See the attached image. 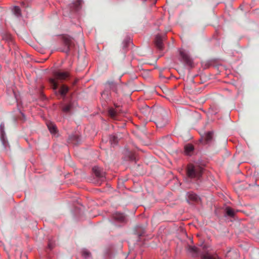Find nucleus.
I'll use <instances>...</instances> for the list:
<instances>
[{"instance_id":"nucleus-1","label":"nucleus","mask_w":259,"mask_h":259,"mask_svg":"<svg viewBox=\"0 0 259 259\" xmlns=\"http://www.w3.org/2000/svg\"><path fill=\"white\" fill-rule=\"evenodd\" d=\"M69 77V73L67 71H55L53 73V77L49 78V82L55 92L56 95L60 96L62 98L65 99L69 88L66 85H62L59 90H58L59 86V81H63Z\"/></svg>"},{"instance_id":"nucleus-2","label":"nucleus","mask_w":259,"mask_h":259,"mask_svg":"<svg viewBox=\"0 0 259 259\" xmlns=\"http://www.w3.org/2000/svg\"><path fill=\"white\" fill-rule=\"evenodd\" d=\"M204 170V166L198 162L189 163L186 168L187 182L195 184L196 186H198Z\"/></svg>"},{"instance_id":"nucleus-3","label":"nucleus","mask_w":259,"mask_h":259,"mask_svg":"<svg viewBox=\"0 0 259 259\" xmlns=\"http://www.w3.org/2000/svg\"><path fill=\"white\" fill-rule=\"evenodd\" d=\"M122 85L114 81H107L105 83L104 90L101 93L102 99L106 102L111 100V91L115 94V97H118L119 96V91L121 89Z\"/></svg>"},{"instance_id":"nucleus-4","label":"nucleus","mask_w":259,"mask_h":259,"mask_svg":"<svg viewBox=\"0 0 259 259\" xmlns=\"http://www.w3.org/2000/svg\"><path fill=\"white\" fill-rule=\"evenodd\" d=\"M63 48L58 49L62 52L65 53L67 55L71 52H74L76 50V46L72 38L68 35L62 36Z\"/></svg>"},{"instance_id":"nucleus-5","label":"nucleus","mask_w":259,"mask_h":259,"mask_svg":"<svg viewBox=\"0 0 259 259\" xmlns=\"http://www.w3.org/2000/svg\"><path fill=\"white\" fill-rule=\"evenodd\" d=\"M93 173L94 175L93 178V183L97 185H101L104 182H105L106 173L102 168L98 166H94L92 168Z\"/></svg>"},{"instance_id":"nucleus-6","label":"nucleus","mask_w":259,"mask_h":259,"mask_svg":"<svg viewBox=\"0 0 259 259\" xmlns=\"http://www.w3.org/2000/svg\"><path fill=\"white\" fill-rule=\"evenodd\" d=\"M180 60L183 62L185 65L192 67L193 66V61L189 55L184 50H180Z\"/></svg>"},{"instance_id":"nucleus-7","label":"nucleus","mask_w":259,"mask_h":259,"mask_svg":"<svg viewBox=\"0 0 259 259\" xmlns=\"http://www.w3.org/2000/svg\"><path fill=\"white\" fill-rule=\"evenodd\" d=\"M199 141L204 145H210L213 141V132L208 131L205 133L204 136L199 139Z\"/></svg>"},{"instance_id":"nucleus-8","label":"nucleus","mask_w":259,"mask_h":259,"mask_svg":"<svg viewBox=\"0 0 259 259\" xmlns=\"http://www.w3.org/2000/svg\"><path fill=\"white\" fill-rule=\"evenodd\" d=\"M0 139L5 149L9 147V142L5 131V123L4 122H1L0 124Z\"/></svg>"},{"instance_id":"nucleus-9","label":"nucleus","mask_w":259,"mask_h":259,"mask_svg":"<svg viewBox=\"0 0 259 259\" xmlns=\"http://www.w3.org/2000/svg\"><path fill=\"white\" fill-rule=\"evenodd\" d=\"M125 221V217L122 213L116 212L112 215V222L116 225L117 223H124Z\"/></svg>"},{"instance_id":"nucleus-10","label":"nucleus","mask_w":259,"mask_h":259,"mask_svg":"<svg viewBox=\"0 0 259 259\" xmlns=\"http://www.w3.org/2000/svg\"><path fill=\"white\" fill-rule=\"evenodd\" d=\"M80 137L76 134L69 136L67 140V142L69 144H72L74 146L79 145L80 143Z\"/></svg>"},{"instance_id":"nucleus-11","label":"nucleus","mask_w":259,"mask_h":259,"mask_svg":"<svg viewBox=\"0 0 259 259\" xmlns=\"http://www.w3.org/2000/svg\"><path fill=\"white\" fill-rule=\"evenodd\" d=\"M125 159L131 162H137L136 154L135 152L126 150L124 153Z\"/></svg>"},{"instance_id":"nucleus-12","label":"nucleus","mask_w":259,"mask_h":259,"mask_svg":"<svg viewBox=\"0 0 259 259\" xmlns=\"http://www.w3.org/2000/svg\"><path fill=\"white\" fill-rule=\"evenodd\" d=\"M187 195L188 202L189 203H190V201H192V203H197L200 200L199 196L193 192H188Z\"/></svg>"},{"instance_id":"nucleus-13","label":"nucleus","mask_w":259,"mask_h":259,"mask_svg":"<svg viewBox=\"0 0 259 259\" xmlns=\"http://www.w3.org/2000/svg\"><path fill=\"white\" fill-rule=\"evenodd\" d=\"M167 119L163 117H157L154 121V122L157 128H162L167 124Z\"/></svg>"},{"instance_id":"nucleus-14","label":"nucleus","mask_w":259,"mask_h":259,"mask_svg":"<svg viewBox=\"0 0 259 259\" xmlns=\"http://www.w3.org/2000/svg\"><path fill=\"white\" fill-rule=\"evenodd\" d=\"M188 250L191 254V255L193 257H197L199 255L200 256V253L199 249L195 246L189 245L188 247Z\"/></svg>"},{"instance_id":"nucleus-15","label":"nucleus","mask_w":259,"mask_h":259,"mask_svg":"<svg viewBox=\"0 0 259 259\" xmlns=\"http://www.w3.org/2000/svg\"><path fill=\"white\" fill-rule=\"evenodd\" d=\"M155 45L156 47L160 51H162L163 49V38L162 37L158 34L156 36L155 38Z\"/></svg>"},{"instance_id":"nucleus-16","label":"nucleus","mask_w":259,"mask_h":259,"mask_svg":"<svg viewBox=\"0 0 259 259\" xmlns=\"http://www.w3.org/2000/svg\"><path fill=\"white\" fill-rule=\"evenodd\" d=\"M200 257L201 259H222L217 253H214L213 255H211L209 252L201 253L200 254Z\"/></svg>"},{"instance_id":"nucleus-17","label":"nucleus","mask_w":259,"mask_h":259,"mask_svg":"<svg viewBox=\"0 0 259 259\" xmlns=\"http://www.w3.org/2000/svg\"><path fill=\"white\" fill-rule=\"evenodd\" d=\"M135 234L137 235L139 239L145 233V228L141 225H137L134 229Z\"/></svg>"},{"instance_id":"nucleus-18","label":"nucleus","mask_w":259,"mask_h":259,"mask_svg":"<svg viewBox=\"0 0 259 259\" xmlns=\"http://www.w3.org/2000/svg\"><path fill=\"white\" fill-rule=\"evenodd\" d=\"M74 108V103L72 101H70L67 104H65L62 107L63 112L66 113H69Z\"/></svg>"},{"instance_id":"nucleus-19","label":"nucleus","mask_w":259,"mask_h":259,"mask_svg":"<svg viewBox=\"0 0 259 259\" xmlns=\"http://www.w3.org/2000/svg\"><path fill=\"white\" fill-rule=\"evenodd\" d=\"M224 217L226 218H234L235 217L234 210L229 206L226 207L225 209Z\"/></svg>"},{"instance_id":"nucleus-20","label":"nucleus","mask_w":259,"mask_h":259,"mask_svg":"<svg viewBox=\"0 0 259 259\" xmlns=\"http://www.w3.org/2000/svg\"><path fill=\"white\" fill-rule=\"evenodd\" d=\"M194 150V147L191 144H187L184 146V151L186 155L191 156Z\"/></svg>"},{"instance_id":"nucleus-21","label":"nucleus","mask_w":259,"mask_h":259,"mask_svg":"<svg viewBox=\"0 0 259 259\" xmlns=\"http://www.w3.org/2000/svg\"><path fill=\"white\" fill-rule=\"evenodd\" d=\"M47 126L51 134H55L58 132L57 127L54 123L51 122L47 123Z\"/></svg>"},{"instance_id":"nucleus-22","label":"nucleus","mask_w":259,"mask_h":259,"mask_svg":"<svg viewBox=\"0 0 259 259\" xmlns=\"http://www.w3.org/2000/svg\"><path fill=\"white\" fill-rule=\"evenodd\" d=\"M131 43H132V41H131L130 37H126L122 42L123 49L126 50L128 47Z\"/></svg>"},{"instance_id":"nucleus-23","label":"nucleus","mask_w":259,"mask_h":259,"mask_svg":"<svg viewBox=\"0 0 259 259\" xmlns=\"http://www.w3.org/2000/svg\"><path fill=\"white\" fill-rule=\"evenodd\" d=\"M12 11L13 14L17 17L21 16V10L19 7L16 6L13 7V8H12Z\"/></svg>"},{"instance_id":"nucleus-24","label":"nucleus","mask_w":259,"mask_h":259,"mask_svg":"<svg viewBox=\"0 0 259 259\" xmlns=\"http://www.w3.org/2000/svg\"><path fill=\"white\" fill-rule=\"evenodd\" d=\"M81 255L85 259H90L92 257L91 253L87 249H83L81 250Z\"/></svg>"},{"instance_id":"nucleus-25","label":"nucleus","mask_w":259,"mask_h":259,"mask_svg":"<svg viewBox=\"0 0 259 259\" xmlns=\"http://www.w3.org/2000/svg\"><path fill=\"white\" fill-rule=\"evenodd\" d=\"M109 115L112 118H115L117 115V110L113 108H110L108 110Z\"/></svg>"},{"instance_id":"nucleus-26","label":"nucleus","mask_w":259,"mask_h":259,"mask_svg":"<svg viewBox=\"0 0 259 259\" xmlns=\"http://www.w3.org/2000/svg\"><path fill=\"white\" fill-rule=\"evenodd\" d=\"M82 1H73V3H72V5L74 6L75 8V11H78L80 8V5L81 4V2Z\"/></svg>"},{"instance_id":"nucleus-27","label":"nucleus","mask_w":259,"mask_h":259,"mask_svg":"<svg viewBox=\"0 0 259 259\" xmlns=\"http://www.w3.org/2000/svg\"><path fill=\"white\" fill-rule=\"evenodd\" d=\"M199 246L201 247L202 248L203 250V251L201 253H206V252H208V251L207 250V249L208 248V246L207 244H204V242L201 243L199 245Z\"/></svg>"},{"instance_id":"nucleus-28","label":"nucleus","mask_w":259,"mask_h":259,"mask_svg":"<svg viewBox=\"0 0 259 259\" xmlns=\"http://www.w3.org/2000/svg\"><path fill=\"white\" fill-rule=\"evenodd\" d=\"M109 139H110V141L111 143V144H112V143L116 144L117 143V138L115 135L110 136Z\"/></svg>"},{"instance_id":"nucleus-29","label":"nucleus","mask_w":259,"mask_h":259,"mask_svg":"<svg viewBox=\"0 0 259 259\" xmlns=\"http://www.w3.org/2000/svg\"><path fill=\"white\" fill-rule=\"evenodd\" d=\"M143 110H145V111H144L142 110H141V112L145 115H147L148 113H150L151 111V109H150L149 106H148L147 105H145V108H144Z\"/></svg>"},{"instance_id":"nucleus-30","label":"nucleus","mask_w":259,"mask_h":259,"mask_svg":"<svg viewBox=\"0 0 259 259\" xmlns=\"http://www.w3.org/2000/svg\"><path fill=\"white\" fill-rule=\"evenodd\" d=\"M54 246H55V242L53 240L49 239V240L48 241V248H49L50 250H51L54 247Z\"/></svg>"},{"instance_id":"nucleus-31","label":"nucleus","mask_w":259,"mask_h":259,"mask_svg":"<svg viewBox=\"0 0 259 259\" xmlns=\"http://www.w3.org/2000/svg\"><path fill=\"white\" fill-rule=\"evenodd\" d=\"M29 1H21V7L26 8L29 5Z\"/></svg>"},{"instance_id":"nucleus-32","label":"nucleus","mask_w":259,"mask_h":259,"mask_svg":"<svg viewBox=\"0 0 259 259\" xmlns=\"http://www.w3.org/2000/svg\"><path fill=\"white\" fill-rule=\"evenodd\" d=\"M164 112H165V111L162 108H159L155 112L156 113H159L160 115H161Z\"/></svg>"},{"instance_id":"nucleus-33","label":"nucleus","mask_w":259,"mask_h":259,"mask_svg":"<svg viewBox=\"0 0 259 259\" xmlns=\"http://www.w3.org/2000/svg\"><path fill=\"white\" fill-rule=\"evenodd\" d=\"M20 113H21V114L22 116L23 121H25L26 120V116H25V114L23 112H22L21 111H20Z\"/></svg>"},{"instance_id":"nucleus-34","label":"nucleus","mask_w":259,"mask_h":259,"mask_svg":"<svg viewBox=\"0 0 259 259\" xmlns=\"http://www.w3.org/2000/svg\"><path fill=\"white\" fill-rule=\"evenodd\" d=\"M114 105L115 108H118L120 106V105H118L116 103H114Z\"/></svg>"},{"instance_id":"nucleus-35","label":"nucleus","mask_w":259,"mask_h":259,"mask_svg":"<svg viewBox=\"0 0 259 259\" xmlns=\"http://www.w3.org/2000/svg\"><path fill=\"white\" fill-rule=\"evenodd\" d=\"M13 93H14V96H15V97L16 98V100L17 101L18 99L17 98L16 94V93H15L14 91H13Z\"/></svg>"},{"instance_id":"nucleus-36","label":"nucleus","mask_w":259,"mask_h":259,"mask_svg":"<svg viewBox=\"0 0 259 259\" xmlns=\"http://www.w3.org/2000/svg\"><path fill=\"white\" fill-rule=\"evenodd\" d=\"M242 5H241L240 6V7L241 8V10H242Z\"/></svg>"},{"instance_id":"nucleus-37","label":"nucleus","mask_w":259,"mask_h":259,"mask_svg":"<svg viewBox=\"0 0 259 259\" xmlns=\"http://www.w3.org/2000/svg\"><path fill=\"white\" fill-rule=\"evenodd\" d=\"M156 2H157V1H154V5H155V4H156Z\"/></svg>"}]
</instances>
